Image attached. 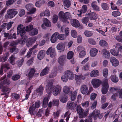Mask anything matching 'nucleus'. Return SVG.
Here are the masks:
<instances>
[{
  "mask_svg": "<svg viewBox=\"0 0 122 122\" xmlns=\"http://www.w3.org/2000/svg\"><path fill=\"white\" fill-rule=\"evenodd\" d=\"M108 81V79H104L102 82L100 80L94 78L92 80L91 83L94 88H97L99 87L102 83V92L103 94H105L108 90L109 85Z\"/></svg>",
  "mask_w": 122,
  "mask_h": 122,
  "instance_id": "obj_1",
  "label": "nucleus"
},
{
  "mask_svg": "<svg viewBox=\"0 0 122 122\" xmlns=\"http://www.w3.org/2000/svg\"><path fill=\"white\" fill-rule=\"evenodd\" d=\"M53 82L50 81L46 87V91L48 94L51 93L52 92V94L55 96H57L60 94L61 90V87L58 86L54 87L53 85Z\"/></svg>",
  "mask_w": 122,
  "mask_h": 122,
  "instance_id": "obj_2",
  "label": "nucleus"
},
{
  "mask_svg": "<svg viewBox=\"0 0 122 122\" xmlns=\"http://www.w3.org/2000/svg\"><path fill=\"white\" fill-rule=\"evenodd\" d=\"M33 28V25H30L26 27H24L22 25H19L17 28V34H20L21 37L24 36L25 34V31H29L32 30Z\"/></svg>",
  "mask_w": 122,
  "mask_h": 122,
  "instance_id": "obj_3",
  "label": "nucleus"
},
{
  "mask_svg": "<svg viewBox=\"0 0 122 122\" xmlns=\"http://www.w3.org/2000/svg\"><path fill=\"white\" fill-rule=\"evenodd\" d=\"M58 16L60 20L63 22H66L68 19L71 18V14L69 12L65 13L63 11H61L58 14Z\"/></svg>",
  "mask_w": 122,
  "mask_h": 122,
  "instance_id": "obj_4",
  "label": "nucleus"
},
{
  "mask_svg": "<svg viewBox=\"0 0 122 122\" xmlns=\"http://www.w3.org/2000/svg\"><path fill=\"white\" fill-rule=\"evenodd\" d=\"M14 9H9L7 11V14L5 16V19H11L14 17L17 13L18 12Z\"/></svg>",
  "mask_w": 122,
  "mask_h": 122,
  "instance_id": "obj_5",
  "label": "nucleus"
},
{
  "mask_svg": "<svg viewBox=\"0 0 122 122\" xmlns=\"http://www.w3.org/2000/svg\"><path fill=\"white\" fill-rule=\"evenodd\" d=\"M46 53L47 55H50L51 57H54L56 56V49L51 47L47 49Z\"/></svg>",
  "mask_w": 122,
  "mask_h": 122,
  "instance_id": "obj_6",
  "label": "nucleus"
},
{
  "mask_svg": "<svg viewBox=\"0 0 122 122\" xmlns=\"http://www.w3.org/2000/svg\"><path fill=\"white\" fill-rule=\"evenodd\" d=\"M110 90V92L112 93H119V97L122 98V89H121L116 88L114 87H111Z\"/></svg>",
  "mask_w": 122,
  "mask_h": 122,
  "instance_id": "obj_7",
  "label": "nucleus"
},
{
  "mask_svg": "<svg viewBox=\"0 0 122 122\" xmlns=\"http://www.w3.org/2000/svg\"><path fill=\"white\" fill-rule=\"evenodd\" d=\"M87 10V6L86 5H84L82 6L80 10H78L77 15L79 16H81L82 13H86Z\"/></svg>",
  "mask_w": 122,
  "mask_h": 122,
  "instance_id": "obj_8",
  "label": "nucleus"
},
{
  "mask_svg": "<svg viewBox=\"0 0 122 122\" xmlns=\"http://www.w3.org/2000/svg\"><path fill=\"white\" fill-rule=\"evenodd\" d=\"M64 74L70 80H72L74 79V74L70 71L68 70L65 71L64 73Z\"/></svg>",
  "mask_w": 122,
  "mask_h": 122,
  "instance_id": "obj_9",
  "label": "nucleus"
},
{
  "mask_svg": "<svg viewBox=\"0 0 122 122\" xmlns=\"http://www.w3.org/2000/svg\"><path fill=\"white\" fill-rule=\"evenodd\" d=\"M91 6L93 10L97 11H99L100 10V7L97 5V2L96 1H93L91 3Z\"/></svg>",
  "mask_w": 122,
  "mask_h": 122,
  "instance_id": "obj_10",
  "label": "nucleus"
},
{
  "mask_svg": "<svg viewBox=\"0 0 122 122\" xmlns=\"http://www.w3.org/2000/svg\"><path fill=\"white\" fill-rule=\"evenodd\" d=\"M88 15L90 19L92 20H95L98 17L97 14L94 11L89 13Z\"/></svg>",
  "mask_w": 122,
  "mask_h": 122,
  "instance_id": "obj_11",
  "label": "nucleus"
},
{
  "mask_svg": "<svg viewBox=\"0 0 122 122\" xmlns=\"http://www.w3.org/2000/svg\"><path fill=\"white\" fill-rule=\"evenodd\" d=\"M71 23L73 26L76 27H78L80 25L79 21L75 19H71Z\"/></svg>",
  "mask_w": 122,
  "mask_h": 122,
  "instance_id": "obj_12",
  "label": "nucleus"
},
{
  "mask_svg": "<svg viewBox=\"0 0 122 122\" xmlns=\"http://www.w3.org/2000/svg\"><path fill=\"white\" fill-rule=\"evenodd\" d=\"M46 55V51L44 50H41L38 53L37 57L38 59L41 60L43 59L45 56Z\"/></svg>",
  "mask_w": 122,
  "mask_h": 122,
  "instance_id": "obj_13",
  "label": "nucleus"
},
{
  "mask_svg": "<svg viewBox=\"0 0 122 122\" xmlns=\"http://www.w3.org/2000/svg\"><path fill=\"white\" fill-rule=\"evenodd\" d=\"M89 108H87L86 110L84 111V110L81 114H80L79 116V117L80 118H83L87 116L89 114Z\"/></svg>",
  "mask_w": 122,
  "mask_h": 122,
  "instance_id": "obj_14",
  "label": "nucleus"
},
{
  "mask_svg": "<svg viewBox=\"0 0 122 122\" xmlns=\"http://www.w3.org/2000/svg\"><path fill=\"white\" fill-rule=\"evenodd\" d=\"M101 53L103 57L108 58L110 56V52L105 49H104L102 51Z\"/></svg>",
  "mask_w": 122,
  "mask_h": 122,
  "instance_id": "obj_15",
  "label": "nucleus"
},
{
  "mask_svg": "<svg viewBox=\"0 0 122 122\" xmlns=\"http://www.w3.org/2000/svg\"><path fill=\"white\" fill-rule=\"evenodd\" d=\"M81 92L83 94L86 93L88 92V88L87 86L85 85H82L80 88Z\"/></svg>",
  "mask_w": 122,
  "mask_h": 122,
  "instance_id": "obj_16",
  "label": "nucleus"
},
{
  "mask_svg": "<svg viewBox=\"0 0 122 122\" xmlns=\"http://www.w3.org/2000/svg\"><path fill=\"white\" fill-rule=\"evenodd\" d=\"M66 59L65 56L62 55L60 56L58 59V62L61 66H63Z\"/></svg>",
  "mask_w": 122,
  "mask_h": 122,
  "instance_id": "obj_17",
  "label": "nucleus"
},
{
  "mask_svg": "<svg viewBox=\"0 0 122 122\" xmlns=\"http://www.w3.org/2000/svg\"><path fill=\"white\" fill-rule=\"evenodd\" d=\"M66 107L67 109H74L76 107V105L74 104V102L69 101L67 103Z\"/></svg>",
  "mask_w": 122,
  "mask_h": 122,
  "instance_id": "obj_18",
  "label": "nucleus"
},
{
  "mask_svg": "<svg viewBox=\"0 0 122 122\" xmlns=\"http://www.w3.org/2000/svg\"><path fill=\"white\" fill-rule=\"evenodd\" d=\"M98 52V50L95 48H92L90 51V55L92 57L96 56Z\"/></svg>",
  "mask_w": 122,
  "mask_h": 122,
  "instance_id": "obj_19",
  "label": "nucleus"
},
{
  "mask_svg": "<svg viewBox=\"0 0 122 122\" xmlns=\"http://www.w3.org/2000/svg\"><path fill=\"white\" fill-rule=\"evenodd\" d=\"M110 62L112 63V65L116 66L119 64L118 61L114 57H111L110 59Z\"/></svg>",
  "mask_w": 122,
  "mask_h": 122,
  "instance_id": "obj_20",
  "label": "nucleus"
},
{
  "mask_svg": "<svg viewBox=\"0 0 122 122\" xmlns=\"http://www.w3.org/2000/svg\"><path fill=\"white\" fill-rule=\"evenodd\" d=\"M58 39L57 33L56 32L52 35L51 37L50 40L52 43H54L56 42Z\"/></svg>",
  "mask_w": 122,
  "mask_h": 122,
  "instance_id": "obj_21",
  "label": "nucleus"
},
{
  "mask_svg": "<svg viewBox=\"0 0 122 122\" xmlns=\"http://www.w3.org/2000/svg\"><path fill=\"white\" fill-rule=\"evenodd\" d=\"M50 68L47 66L41 72L40 74L41 76H43L47 74L49 72Z\"/></svg>",
  "mask_w": 122,
  "mask_h": 122,
  "instance_id": "obj_22",
  "label": "nucleus"
},
{
  "mask_svg": "<svg viewBox=\"0 0 122 122\" xmlns=\"http://www.w3.org/2000/svg\"><path fill=\"white\" fill-rule=\"evenodd\" d=\"M86 77L85 76H83L82 75H76L75 76V79L77 82H80L81 80H84Z\"/></svg>",
  "mask_w": 122,
  "mask_h": 122,
  "instance_id": "obj_23",
  "label": "nucleus"
},
{
  "mask_svg": "<svg viewBox=\"0 0 122 122\" xmlns=\"http://www.w3.org/2000/svg\"><path fill=\"white\" fill-rule=\"evenodd\" d=\"M61 30L62 32H65L66 36H68L69 34V29L67 27L65 28L64 26H62L61 27Z\"/></svg>",
  "mask_w": 122,
  "mask_h": 122,
  "instance_id": "obj_24",
  "label": "nucleus"
},
{
  "mask_svg": "<svg viewBox=\"0 0 122 122\" xmlns=\"http://www.w3.org/2000/svg\"><path fill=\"white\" fill-rule=\"evenodd\" d=\"M67 98L68 97L66 95H63L60 96V100L63 103H65L67 101Z\"/></svg>",
  "mask_w": 122,
  "mask_h": 122,
  "instance_id": "obj_25",
  "label": "nucleus"
},
{
  "mask_svg": "<svg viewBox=\"0 0 122 122\" xmlns=\"http://www.w3.org/2000/svg\"><path fill=\"white\" fill-rule=\"evenodd\" d=\"M98 71L97 70H95L91 71L90 75L92 77H95L98 76Z\"/></svg>",
  "mask_w": 122,
  "mask_h": 122,
  "instance_id": "obj_26",
  "label": "nucleus"
},
{
  "mask_svg": "<svg viewBox=\"0 0 122 122\" xmlns=\"http://www.w3.org/2000/svg\"><path fill=\"white\" fill-rule=\"evenodd\" d=\"M92 114V116H93L94 119L96 120L99 115L100 111L97 110H95L93 112Z\"/></svg>",
  "mask_w": 122,
  "mask_h": 122,
  "instance_id": "obj_27",
  "label": "nucleus"
},
{
  "mask_svg": "<svg viewBox=\"0 0 122 122\" xmlns=\"http://www.w3.org/2000/svg\"><path fill=\"white\" fill-rule=\"evenodd\" d=\"M36 72L35 69L34 68H31L28 74V76L30 78L34 76Z\"/></svg>",
  "mask_w": 122,
  "mask_h": 122,
  "instance_id": "obj_28",
  "label": "nucleus"
},
{
  "mask_svg": "<svg viewBox=\"0 0 122 122\" xmlns=\"http://www.w3.org/2000/svg\"><path fill=\"white\" fill-rule=\"evenodd\" d=\"M30 32V35L31 36H33L37 35L38 33L37 29L33 28L32 29Z\"/></svg>",
  "mask_w": 122,
  "mask_h": 122,
  "instance_id": "obj_29",
  "label": "nucleus"
},
{
  "mask_svg": "<svg viewBox=\"0 0 122 122\" xmlns=\"http://www.w3.org/2000/svg\"><path fill=\"white\" fill-rule=\"evenodd\" d=\"M10 89L7 86H4L1 90V91L3 92L7 93H9L10 91Z\"/></svg>",
  "mask_w": 122,
  "mask_h": 122,
  "instance_id": "obj_30",
  "label": "nucleus"
},
{
  "mask_svg": "<svg viewBox=\"0 0 122 122\" xmlns=\"http://www.w3.org/2000/svg\"><path fill=\"white\" fill-rule=\"evenodd\" d=\"M44 23L45 26L47 27H49L51 26V23L50 21L47 18H44L43 19Z\"/></svg>",
  "mask_w": 122,
  "mask_h": 122,
  "instance_id": "obj_31",
  "label": "nucleus"
},
{
  "mask_svg": "<svg viewBox=\"0 0 122 122\" xmlns=\"http://www.w3.org/2000/svg\"><path fill=\"white\" fill-rule=\"evenodd\" d=\"M49 100V98L48 97H46L44 98L43 103V107L45 108L47 107Z\"/></svg>",
  "mask_w": 122,
  "mask_h": 122,
  "instance_id": "obj_32",
  "label": "nucleus"
},
{
  "mask_svg": "<svg viewBox=\"0 0 122 122\" xmlns=\"http://www.w3.org/2000/svg\"><path fill=\"white\" fill-rule=\"evenodd\" d=\"M71 113L70 111H68L66 112L64 115V119L66 120V122H68L69 119L70 117V115Z\"/></svg>",
  "mask_w": 122,
  "mask_h": 122,
  "instance_id": "obj_33",
  "label": "nucleus"
},
{
  "mask_svg": "<svg viewBox=\"0 0 122 122\" xmlns=\"http://www.w3.org/2000/svg\"><path fill=\"white\" fill-rule=\"evenodd\" d=\"M81 104L83 107L86 108V109L89 108L88 107L90 105L89 101H84L82 102Z\"/></svg>",
  "mask_w": 122,
  "mask_h": 122,
  "instance_id": "obj_34",
  "label": "nucleus"
},
{
  "mask_svg": "<svg viewBox=\"0 0 122 122\" xmlns=\"http://www.w3.org/2000/svg\"><path fill=\"white\" fill-rule=\"evenodd\" d=\"M56 48L58 50H62L63 51L65 48L64 44L61 43H59L57 45Z\"/></svg>",
  "mask_w": 122,
  "mask_h": 122,
  "instance_id": "obj_35",
  "label": "nucleus"
},
{
  "mask_svg": "<svg viewBox=\"0 0 122 122\" xmlns=\"http://www.w3.org/2000/svg\"><path fill=\"white\" fill-rule=\"evenodd\" d=\"M71 94V101H74L76 99V96L77 92L75 91L73 93L71 91L70 92Z\"/></svg>",
  "mask_w": 122,
  "mask_h": 122,
  "instance_id": "obj_36",
  "label": "nucleus"
},
{
  "mask_svg": "<svg viewBox=\"0 0 122 122\" xmlns=\"http://www.w3.org/2000/svg\"><path fill=\"white\" fill-rule=\"evenodd\" d=\"M35 46H34L32 48H30L29 50V51L27 53L26 55V56L27 58H29L31 56L33 50L36 48L35 47Z\"/></svg>",
  "mask_w": 122,
  "mask_h": 122,
  "instance_id": "obj_37",
  "label": "nucleus"
},
{
  "mask_svg": "<svg viewBox=\"0 0 122 122\" xmlns=\"http://www.w3.org/2000/svg\"><path fill=\"white\" fill-rule=\"evenodd\" d=\"M90 68V65L89 63H88L83 66L82 67V69L84 71H87L89 70Z\"/></svg>",
  "mask_w": 122,
  "mask_h": 122,
  "instance_id": "obj_38",
  "label": "nucleus"
},
{
  "mask_svg": "<svg viewBox=\"0 0 122 122\" xmlns=\"http://www.w3.org/2000/svg\"><path fill=\"white\" fill-rule=\"evenodd\" d=\"M84 34L86 36L88 37L91 36L93 35V33L92 31L87 30H85V31Z\"/></svg>",
  "mask_w": 122,
  "mask_h": 122,
  "instance_id": "obj_39",
  "label": "nucleus"
},
{
  "mask_svg": "<svg viewBox=\"0 0 122 122\" xmlns=\"http://www.w3.org/2000/svg\"><path fill=\"white\" fill-rule=\"evenodd\" d=\"M43 90L44 87L42 86V85H41L39 86V88L36 90V92L39 93L41 95L43 93Z\"/></svg>",
  "mask_w": 122,
  "mask_h": 122,
  "instance_id": "obj_40",
  "label": "nucleus"
},
{
  "mask_svg": "<svg viewBox=\"0 0 122 122\" xmlns=\"http://www.w3.org/2000/svg\"><path fill=\"white\" fill-rule=\"evenodd\" d=\"M10 64L13 65H14L15 64V60L16 58L14 55H12L11 56L10 58Z\"/></svg>",
  "mask_w": 122,
  "mask_h": 122,
  "instance_id": "obj_41",
  "label": "nucleus"
},
{
  "mask_svg": "<svg viewBox=\"0 0 122 122\" xmlns=\"http://www.w3.org/2000/svg\"><path fill=\"white\" fill-rule=\"evenodd\" d=\"M74 53L73 52L71 51H69L67 55V58L68 59H71L73 57Z\"/></svg>",
  "mask_w": 122,
  "mask_h": 122,
  "instance_id": "obj_42",
  "label": "nucleus"
},
{
  "mask_svg": "<svg viewBox=\"0 0 122 122\" xmlns=\"http://www.w3.org/2000/svg\"><path fill=\"white\" fill-rule=\"evenodd\" d=\"M101 6L102 9L105 10H107L109 9L108 5L106 3L101 4Z\"/></svg>",
  "mask_w": 122,
  "mask_h": 122,
  "instance_id": "obj_43",
  "label": "nucleus"
},
{
  "mask_svg": "<svg viewBox=\"0 0 122 122\" xmlns=\"http://www.w3.org/2000/svg\"><path fill=\"white\" fill-rule=\"evenodd\" d=\"M57 33L58 39L61 40H64L65 39L66 36L64 34H59L57 32Z\"/></svg>",
  "mask_w": 122,
  "mask_h": 122,
  "instance_id": "obj_44",
  "label": "nucleus"
},
{
  "mask_svg": "<svg viewBox=\"0 0 122 122\" xmlns=\"http://www.w3.org/2000/svg\"><path fill=\"white\" fill-rule=\"evenodd\" d=\"M11 96L12 98L14 99L17 100L19 99L20 98V95L16 93H12Z\"/></svg>",
  "mask_w": 122,
  "mask_h": 122,
  "instance_id": "obj_45",
  "label": "nucleus"
},
{
  "mask_svg": "<svg viewBox=\"0 0 122 122\" xmlns=\"http://www.w3.org/2000/svg\"><path fill=\"white\" fill-rule=\"evenodd\" d=\"M63 3L64 5L67 8L69 7L71 5V2L69 0H64Z\"/></svg>",
  "mask_w": 122,
  "mask_h": 122,
  "instance_id": "obj_46",
  "label": "nucleus"
},
{
  "mask_svg": "<svg viewBox=\"0 0 122 122\" xmlns=\"http://www.w3.org/2000/svg\"><path fill=\"white\" fill-rule=\"evenodd\" d=\"M110 77L112 81L114 82H117L118 81V77H116L115 75L111 76Z\"/></svg>",
  "mask_w": 122,
  "mask_h": 122,
  "instance_id": "obj_47",
  "label": "nucleus"
},
{
  "mask_svg": "<svg viewBox=\"0 0 122 122\" xmlns=\"http://www.w3.org/2000/svg\"><path fill=\"white\" fill-rule=\"evenodd\" d=\"M35 109L34 104H33L30 107L29 110L30 114L31 115H33L34 111L35 110Z\"/></svg>",
  "mask_w": 122,
  "mask_h": 122,
  "instance_id": "obj_48",
  "label": "nucleus"
},
{
  "mask_svg": "<svg viewBox=\"0 0 122 122\" xmlns=\"http://www.w3.org/2000/svg\"><path fill=\"white\" fill-rule=\"evenodd\" d=\"M84 109L82 108L80 106H78L76 108V111L79 116L82 112L84 110Z\"/></svg>",
  "mask_w": 122,
  "mask_h": 122,
  "instance_id": "obj_49",
  "label": "nucleus"
},
{
  "mask_svg": "<svg viewBox=\"0 0 122 122\" xmlns=\"http://www.w3.org/2000/svg\"><path fill=\"white\" fill-rule=\"evenodd\" d=\"M99 44L100 46H106L108 45L107 42L103 40H101L100 41Z\"/></svg>",
  "mask_w": 122,
  "mask_h": 122,
  "instance_id": "obj_50",
  "label": "nucleus"
},
{
  "mask_svg": "<svg viewBox=\"0 0 122 122\" xmlns=\"http://www.w3.org/2000/svg\"><path fill=\"white\" fill-rule=\"evenodd\" d=\"M108 70L107 68H104L103 71V76L105 78H107L108 76Z\"/></svg>",
  "mask_w": 122,
  "mask_h": 122,
  "instance_id": "obj_51",
  "label": "nucleus"
},
{
  "mask_svg": "<svg viewBox=\"0 0 122 122\" xmlns=\"http://www.w3.org/2000/svg\"><path fill=\"white\" fill-rule=\"evenodd\" d=\"M63 90L64 92L66 94H68L70 92V88L69 87L66 86H65L64 87Z\"/></svg>",
  "mask_w": 122,
  "mask_h": 122,
  "instance_id": "obj_52",
  "label": "nucleus"
},
{
  "mask_svg": "<svg viewBox=\"0 0 122 122\" xmlns=\"http://www.w3.org/2000/svg\"><path fill=\"white\" fill-rule=\"evenodd\" d=\"M10 52L11 53L14 52V54H16L18 52V49L16 47H13L10 48Z\"/></svg>",
  "mask_w": 122,
  "mask_h": 122,
  "instance_id": "obj_53",
  "label": "nucleus"
},
{
  "mask_svg": "<svg viewBox=\"0 0 122 122\" xmlns=\"http://www.w3.org/2000/svg\"><path fill=\"white\" fill-rule=\"evenodd\" d=\"M16 1V0H8L6 1V5L9 6L13 4Z\"/></svg>",
  "mask_w": 122,
  "mask_h": 122,
  "instance_id": "obj_54",
  "label": "nucleus"
},
{
  "mask_svg": "<svg viewBox=\"0 0 122 122\" xmlns=\"http://www.w3.org/2000/svg\"><path fill=\"white\" fill-rule=\"evenodd\" d=\"M121 14L120 12L119 11H114L112 13V15L115 17L120 15Z\"/></svg>",
  "mask_w": 122,
  "mask_h": 122,
  "instance_id": "obj_55",
  "label": "nucleus"
},
{
  "mask_svg": "<svg viewBox=\"0 0 122 122\" xmlns=\"http://www.w3.org/2000/svg\"><path fill=\"white\" fill-rule=\"evenodd\" d=\"M7 9V7H5L0 11V16L2 17L4 15V14L6 12Z\"/></svg>",
  "mask_w": 122,
  "mask_h": 122,
  "instance_id": "obj_56",
  "label": "nucleus"
},
{
  "mask_svg": "<svg viewBox=\"0 0 122 122\" xmlns=\"http://www.w3.org/2000/svg\"><path fill=\"white\" fill-rule=\"evenodd\" d=\"M58 19V17L57 15H54L53 17L52 22L54 23H56Z\"/></svg>",
  "mask_w": 122,
  "mask_h": 122,
  "instance_id": "obj_57",
  "label": "nucleus"
},
{
  "mask_svg": "<svg viewBox=\"0 0 122 122\" xmlns=\"http://www.w3.org/2000/svg\"><path fill=\"white\" fill-rule=\"evenodd\" d=\"M1 67L3 69V68H5L7 69H9L10 68L9 64L7 63H6L4 64L1 65Z\"/></svg>",
  "mask_w": 122,
  "mask_h": 122,
  "instance_id": "obj_58",
  "label": "nucleus"
},
{
  "mask_svg": "<svg viewBox=\"0 0 122 122\" xmlns=\"http://www.w3.org/2000/svg\"><path fill=\"white\" fill-rule=\"evenodd\" d=\"M86 54V52L82 50L80 52L79 56L80 58H82L85 56Z\"/></svg>",
  "mask_w": 122,
  "mask_h": 122,
  "instance_id": "obj_59",
  "label": "nucleus"
},
{
  "mask_svg": "<svg viewBox=\"0 0 122 122\" xmlns=\"http://www.w3.org/2000/svg\"><path fill=\"white\" fill-rule=\"evenodd\" d=\"M71 36L74 38H76L77 35V33L76 30H72L71 32Z\"/></svg>",
  "mask_w": 122,
  "mask_h": 122,
  "instance_id": "obj_60",
  "label": "nucleus"
},
{
  "mask_svg": "<svg viewBox=\"0 0 122 122\" xmlns=\"http://www.w3.org/2000/svg\"><path fill=\"white\" fill-rule=\"evenodd\" d=\"M20 76L18 74L12 76V79L13 81H16L20 78Z\"/></svg>",
  "mask_w": 122,
  "mask_h": 122,
  "instance_id": "obj_61",
  "label": "nucleus"
},
{
  "mask_svg": "<svg viewBox=\"0 0 122 122\" xmlns=\"http://www.w3.org/2000/svg\"><path fill=\"white\" fill-rule=\"evenodd\" d=\"M88 41L90 44L93 45H95L96 44V41L93 39L92 38H89L88 39Z\"/></svg>",
  "mask_w": 122,
  "mask_h": 122,
  "instance_id": "obj_62",
  "label": "nucleus"
},
{
  "mask_svg": "<svg viewBox=\"0 0 122 122\" xmlns=\"http://www.w3.org/2000/svg\"><path fill=\"white\" fill-rule=\"evenodd\" d=\"M33 4H29L26 5L25 6V8L29 11L33 7Z\"/></svg>",
  "mask_w": 122,
  "mask_h": 122,
  "instance_id": "obj_63",
  "label": "nucleus"
},
{
  "mask_svg": "<svg viewBox=\"0 0 122 122\" xmlns=\"http://www.w3.org/2000/svg\"><path fill=\"white\" fill-rule=\"evenodd\" d=\"M89 21V19L87 17H85L83 18L82 20V22L83 24H86V25H87L86 24Z\"/></svg>",
  "mask_w": 122,
  "mask_h": 122,
  "instance_id": "obj_64",
  "label": "nucleus"
}]
</instances>
